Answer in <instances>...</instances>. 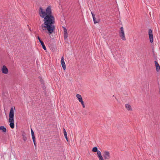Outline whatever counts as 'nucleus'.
<instances>
[{"instance_id":"nucleus-1","label":"nucleus","mask_w":160,"mask_h":160,"mask_svg":"<svg viewBox=\"0 0 160 160\" xmlns=\"http://www.w3.org/2000/svg\"><path fill=\"white\" fill-rule=\"evenodd\" d=\"M38 13L40 16L44 18V23L42 24L41 31L48 32L49 35L53 32L55 29L54 23L55 19L52 14L51 8L48 6L46 8L45 12L41 7L40 8Z\"/></svg>"},{"instance_id":"nucleus-2","label":"nucleus","mask_w":160,"mask_h":160,"mask_svg":"<svg viewBox=\"0 0 160 160\" xmlns=\"http://www.w3.org/2000/svg\"><path fill=\"white\" fill-rule=\"evenodd\" d=\"M14 110H15V107H12L10 110L9 114V122L10 123L9 124L10 128H14Z\"/></svg>"},{"instance_id":"nucleus-3","label":"nucleus","mask_w":160,"mask_h":160,"mask_svg":"<svg viewBox=\"0 0 160 160\" xmlns=\"http://www.w3.org/2000/svg\"><path fill=\"white\" fill-rule=\"evenodd\" d=\"M119 33L121 39L123 40H126L125 35L123 27H121Z\"/></svg>"},{"instance_id":"nucleus-4","label":"nucleus","mask_w":160,"mask_h":160,"mask_svg":"<svg viewBox=\"0 0 160 160\" xmlns=\"http://www.w3.org/2000/svg\"><path fill=\"white\" fill-rule=\"evenodd\" d=\"M103 156L105 159H109L110 158V152L108 151H104L103 154Z\"/></svg>"},{"instance_id":"nucleus-5","label":"nucleus","mask_w":160,"mask_h":160,"mask_svg":"<svg viewBox=\"0 0 160 160\" xmlns=\"http://www.w3.org/2000/svg\"><path fill=\"white\" fill-rule=\"evenodd\" d=\"M148 35L150 42L152 43L153 42V40L152 31L151 29H149L148 30Z\"/></svg>"},{"instance_id":"nucleus-6","label":"nucleus","mask_w":160,"mask_h":160,"mask_svg":"<svg viewBox=\"0 0 160 160\" xmlns=\"http://www.w3.org/2000/svg\"><path fill=\"white\" fill-rule=\"evenodd\" d=\"M2 72L3 73L7 74L8 72V68L5 65H3L1 69Z\"/></svg>"},{"instance_id":"nucleus-7","label":"nucleus","mask_w":160,"mask_h":160,"mask_svg":"<svg viewBox=\"0 0 160 160\" xmlns=\"http://www.w3.org/2000/svg\"><path fill=\"white\" fill-rule=\"evenodd\" d=\"M62 66L64 70L66 69V65L63 57H62L61 60Z\"/></svg>"},{"instance_id":"nucleus-8","label":"nucleus","mask_w":160,"mask_h":160,"mask_svg":"<svg viewBox=\"0 0 160 160\" xmlns=\"http://www.w3.org/2000/svg\"><path fill=\"white\" fill-rule=\"evenodd\" d=\"M97 155L99 160H104V159L102 155L101 152L100 151L98 150L97 152Z\"/></svg>"},{"instance_id":"nucleus-9","label":"nucleus","mask_w":160,"mask_h":160,"mask_svg":"<svg viewBox=\"0 0 160 160\" xmlns=\"http://www.w3.org/2000/svg\"><path fill=\"white\" fill-rule=\"evenodd\" d=\"M156 68L157 72H158L160 69V66L159 64L156 61H154Z\"/></svg>"},{"instance_id":"nucleus-10","label":"nucleus","mask_w":160,"mask_h":160,"mask_svg":"<svg viewBox=\"0 0 160 160\" xmlns=\"http://www.w3.org/2000/svg\"><path fill=\"white\" fill-rule=\"evenodd\" d=\"M68 38V33L67 30L65 28H64V38L65 39H66Z\"/></svg>"},{"instance_id":"nucleus-11","label":"nucleus","mask_w":160,"mask_h":160,"mask_svg":"<svg viewBox=\"0 0 160 160\" xmlns=\"http://www.w3.org/2000/svg\"><path fill=\"white\" fill-rule=\"evenodd\" d=\"M76 97L78 99L79 102H81L83 101L82 97L79 94H77L76 95Z\"/></svg>"},{"instance_id":"nucleus-12","label":"nucleus","mask_w":160,"mask_h":160,"mask_svg":"<svg viewBox=\"0 0 160 160\" xmlns=\"http://www.w3.org/2000/svg\"><path fill=\"white\" fill-rule=\"evenodd\" d=\"M0 129L3 132H7L6 128L3 126L0 127Z\"/></svg>"},{"instance_id":"nucleus-13","label":"nucleus","mask_w":160,"mask_h":160,"mask_svg":"<svg viewBox=\"0 0 160 160\" xmlns=\"http://www.w3.org/2000/svg\"><path fill=\"white\" fill-rule=\"evenodd\" d=\"M125 107L128 110H130V105L128 104H125Z\"/></svg>"},{"instance_id":"nucleus-14","label":"nucleus","mask_w":160,"mask_h":160,"mask_svg":"<svg viewBox=\"0 0 160 160\" xmlns=\"http://www.w3.org/2000/svg\"><path fill=\"white\" fill-rule=\"evenodd\" d=\"M42 45V47L43 48L44 50H46V47L43 43V42H41L40 43Z\"/></svg>"},{"instance_id":"nucleus-15","label":"nucleus","mask_w":160,"mask_h":160,"mask_svg":"<svg viewBox=\"0 0 160 160\" xmlns=\"http://www.w3.org/2000/svg\"><path fill=\"white\" fill-rule=\"evenodd\" d=\"M92 151L93 152H97L98 150V148L96 147H94L92 149Z\"/></svg>"},{"instance_id":"nucleus-16","label":"nucleus","mask_w":160,"mask_h":160,"mask_svg":"<svg viewBox=\"0 0 160 160\" xmlns=\"http://www.w3.org/2000/svg\"><path fill=\"white\" fill-rule=\"evenodd\" d=\"M23 139L24 141H26L27 139V137L25 136V135L24 134H22Z\"/></svg>"},{"instance_id":"nucleus-17","label":"nucleus","mask_w":160,"mask_h":160,"mask_svg":"<svg viewBox=\"0 0 160 160\" xmlns=\"http://www.w3.org/2000/svg\"><path fill=\"white\" fill-rule=\"evenodd\" d=\"M32 139L33 140V142H34V141H35V137L34 136V134H33V135L32 134Z\"/></svg>"},{"instance_id":"nucleus-18","label":"nucleus","mask_w":160,"mask_h":160,"mask_svg":"<svg viewBox=\"0 0 160 160\" xmlns=\"http://www.w3.org/2000/svg\"><path fill=\"white\" fill-rule=\"evenodd\" d=\"M63 131H64V132H63L64 135V136L65 137V136H67V132H66V131L65 129H64Z\"/></svg>"},{"instance_id":"nucleus-19","label":"nucleus","mask_w":160,"mask_h":160,"mask_svg":"<svg viewBox=\"0 0 160 160\" xmlns=\"http://www.w3.org/2000/svg\"><path fill=\"white\" fill-rule=\"evenodd\" d=\"M81 102V103L83 107V108H85V105H84V102H83V101H82L81 102Z\"/></svg>"},{"instance_id":"nucleus-20","label":"nucleus","mask_w":160,"mask_h":160,"mask_svg":"<svg viewBox=\"0 0 160 160\" xmlns=\"http://www.w3.org/2000/svg\"><path fill=\"white\" fill-rule=\"evenodd\" d=\"M93 20L94 23H96L98 22L97 21L96 18H94V19H93Z\"/></svg>"},{"instance_id":"nucleus-21","label":"nucleus","mask_w":160,"mask_h":160,"mask_svg":"<svg viewBox=\"0 0 160 160\" xmlns=\"http://www.w3.org/2000/svg\"><path fill=\"white\" fill-rule=\"evenodd\" d=\"M38 40H39V41L40 43L41 42H42V41H41V40L40 38H39V36H38Z\"/></svg>"},{"instance_id":"nucleus-22","label":"nucleus","mask_w":160,"mask_h":160,"mask_svg":"<svg viewBox=\"0 0 160 160\" xmlns=\"http://www.w3.org/2000/svg\"><path fill=\"white\" fill-rule=\"evenodd\" d=\"M91 13L92 15L93 19H94V18H95V15L92 12H91Z\"/></svg>"},{"instance_id":"nucleus-23","label":"nucleus","mask_w":160,"mask_h":160,"mask_svg":"<svg viewBox=\"0 0 160 160\" xmlns=\"http://www.w3.org/2000/svg\"><path fill=\"white\" fill-rule=\"evenodd\" d=\"M31 134H34V132L32 130V128H31Z\"/></svg>"},{"instance_id":"nucleus-24","label":"nucleus","mask_w":160,"mask_h":160,"mask_svg":"<svg viewBox=\"0 0 160 160\" xmlns=\"http://www.w3.org/2000/svg\"><path fill=\"white\" fill-rule=\"evenodd\" d=\"M65 138H66V139L67 140V141L68 142V137H67V136H65Z\"/></svg>"},{"instance_id":"nucleus-25","label":"nucleus","mask_w":160,"mask_h":160,"mask_svg":"<svg viewBox=\"0 0 160 160\" xmlns=\"http://www.w3.org/2000/svg\"><path fill=\"white\" fill-rule=\"evenodd\" d=\"M33 143H34V145L36 146V143L35 142V141H34V142H33Z\"/></svg>"},{"instance_id":"nucleus-26","label":"nucleus","mask_w":160,"mask_h":160,"mask_svg":"<svg viewBox=\"0 0 160 160\" xmlns=\"http://www.w3.org/2000/svg\"><path fill=\"white\" fill-rule=\"evenodd\" d=\"M130 110H131V111L132 110V109L131 108Z\"/></svg>"}]
</instances>
